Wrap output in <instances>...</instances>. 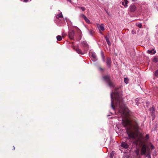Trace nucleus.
I'll return each mask as SVG.
<instances>
[{"label":"nucleus","instance_id":"31","mask_svg":"<svg viewBox=\"0 0 158 158\" xmlns=\"http://www.w3.org/2000/svg\"><path fill=\"white\" fill-rule=\"evenodd\" d=\"M146 156L148 158H151L150 153L147 154Z\"/></svg>","mask_w":158,"mask_h":158},{"label":"nucleus","instance_id":"25","mask_svg":"<svg viewBox=\"0 0 158 158\" xmlns=\"http://www.w3.org/2000/svg\"><path fill=\"white\" fill-rule=\"evenodd\" d=\"M80 16L81 17L83 18L84 19L86 17L83 14H81L80 15Z\"/></svg>","mask_w":158,"mask_h":158},{"label":"nucleus","instance_id":"13","mask_svg":"<svg viewBox=\"0 0 158 158\" xmlns=\"http://www.w3.org/2000/svg\"><path fill=\"white\" fill-rule=\"evenodd\" d=\"M82 45L84 47H87L88 46V45L87 44V42L85 41H83L81 42Z\"/></svg>","mask_w":158,"mask_h":158},{"label":"nucleus","instance_id":"34","mask_svg":"<svg viewBox=\"0 0 158 158\" xmlns=\"http://www.w3.org/2000/svg\"><path fill=\"white\" fill-rule=\"evenodd\" d=\"M113 156V154H110V158H112Z\"/></svg>","mask_w":158,"mask_h":158},{"label":"nucleus","instance_id":"29","mask_svg":"<svg viewBox=\"0 0 158 158\" xmlns=\"http://www.w3.org/2000/svg\"><path fill=\"white\" fill-rule=\"evenodd\" d=\"M89 34L91 35H93V31L92 30H89Z\"/></svg>","mask_w":158,"mask_h":158},{"label":"nucleus","instance_id":"12","mask_svg":"<svg viewBox=\"0 0 158 158\" xmlns=\"http://www.w3.org/2000/svg\"><path fill=\"white\" fill-rule=\"evenodd\" d=\"M147 52L148 54L152 53L153 54H155L156 53V51L154 49H153L151 50H148Z\"/></svg>","mask_w":158,"mask_h":158},{"label":"nucleus","instance_id":"10","mask_svg":"<svg viewBox=\"0 0 158 158\" xmlns=\"http://www.w3.org/2000/svg\"><path fill=\"white\" fill-rule=\"evenodd\" d=\"M128 3V1L127 0H124V1L122 2V4L125 7L127 6V4Z\"/></svg>","mask_w":158,"mask_h":158},{"label":"nucleus","instance_id":"18","mask_svg":"<svg viewBox=\"0 0 158 158\" xmlns=\"http://www.w3.org/2000/svg\"><path fill=\"white\" fill-rule=\"evenodd\" d=\"M57 40L58 41H60L62 40L61 36L60 35H58L56 37Z\"/></svg>","mask_w":158,"mask_h":158},{"label":"nucleus","instance_id":"8","mask_svg":"<svg viewBox=\"0 0 158 158\" xmlns=\"http://www.w3.org/2000/svg\"><path fill=\"white\" fill-rule=\"evenodd\" d=\"M136 6L134 5L131 6L129 7V9H130L131 11L132 12L135 11L136 10Z\"/></svg>","mask_w":158,"mask_h":158},{"label":"nucleus","instance_id":"38","mask_svg":"<svg viewBox=\"0 0 158 158\" xmlns=\"http://www.w3.org/2000/svg\"><path fill=\"white\" fill-rule=\"evenodd\" d=\"M100 69H101V70H102V69H101V68H100Z\"/></svg>","mask_w":158,"mask_h":158},{"label":"nucleus","instance_id":"23","mask_svg":"<svg viewBox=\"0 0 158 158\" xmlns=\"http://www.w3.org/2000/svg\"><path fill=\"white\" fill-rule=\"evenodd\" d=\"M101 56H102V59L104 61L105 59H104V55L103 53V52L102 51H101Z\"/></svg>","mask_w":158,"mask_h":158},{"label":"nucleus","instance_id":"19","mask_svg":"<svg viewBox=\"0 0 158 158\" xmlns=\"http://www.w3.org/2000/svg\"><path fill=\"white\" fill-rule=\"evenodd\" d=\"M91 56L94 59H96V55L94 53H91Z\"/></svg>","mask_w":158,"mask_h":158},{"label":"nucleus","instance_id":"28","mask_svg":"<svg viewBox=\"0 0 158 158\" xmlns=\"http://www.w3.org/2000/svg\"><path fill=\"white\" fill-rule=\"evenodd\" d=\"M150 147L152 149H154L155 147L151 143L150 144Z\"/></svg>","mask_w":158,"mask_h":158},{"label":"nucleus","instance_id":"7","mask_svg":"<svg viewBox=\"0 0 158 158\" xmlns=\"http://www.w3.org/2000/svg\"><path fill=\"white\" fill-rule=\"evenodd\" d=\"M75 35V33L73 31H69L68 33V35L69 38L71 40H73L74 39V36Z\"/></svg>","mask_w":158,"mask_h":158},{"label":"nucleus","instance_id":"2","mask_svg":"<svg viewBox=\"0 0 158 158\" xmlns=\"http://www.w3.org/2000/svg\"><path fill=\"white\" fill-rule=\"evenodd\" d=\"M110 96L111 101V105L112 108L114 110L113 104L115 103L116 106H118L119 107L118 109L119 112L121 113L122 115L123 114H125L127 116L126 114L127 109L123 102L122 96L121 94L118 92L115 93H113L112 92L110 93Z\"/></svg>","mask_w":158,"mask_h":158},{"label":"nucleus","instance_id":"32","mask_svg":"<svg viewBox=\"0 0 158 158\" xmlns=\"http://www.w3.org/2000/svg\"><path fill=\"white\" fill-rule=\"evenodd\" d=\"M81 8L83 11H84L85 10V8L84 7H82Z\"/></svg>","mask_w":158,"mask_h":158},{"label":"nucleus","instance_id":"30","mask_svg":"<svg viewBox=\"0 0 158 158\" xmlns=\"http://www.w3.org/2000/svg\"><path fill=\"white\" fill-rule=\"evenodd\" d=\"M146 156L148 158H151L150 153L147 154Z\"/></svg>","mask_w":158,"mask_h":158},{"label":"nucleus","instance_id":"9","mask_svg":"<svg viewBox=\"0 0 158 158\" xmlns=\"http://www.w3.org/2000/svg\"><path fill=\"white\" fill-rule=\"evenodd\" d=\"M111 60L110 58H108L107 59L106 64L110 68V67L111 64Z\"/></svg>","mask_w":158,"mask_h":158},{"label":"nucleus","instance_id":"6","mask_svg":"<svg viewBox=\"0 0 158 158\" xmlns=\"http://www.w3.org/2000/svg\"><path fill=\"white\" fill-rule=\"evenodd\" d=\"M120 147L122 149H127L129 148V145L125 142H122Z\"/></svg>","mask_w":158,"mask_h":158},{"label":"nucleus","instance_id":"22","mask_svg":"<svg viewBox=\"0 0 158 158\" xmlns=\"http://www.w3.org/2000/svg\"><path fill=\"white\" fill-rule=\"evenodd\" d=\"M124 80V82L126 84L128 83L129 79L127 78H125Z\"/></svg>","mask_w":158,"mask_h":158},{"label":"nucleus","instance_id":"1","mask_svg":"<svg viewBox=\"0 0 158 158\" xmlns=\"http://www.w3.org/2000/svg\"><path fill=\"white\" fill-rule=\"evenodd\" d=\"M122 124L126 129L128 139H134L138 136L139 125L135 120H130L126 118L122 119Z\"/></svg>","mask_w":158,"mask_h":158},{"label":"nucleus","instance_id":"4","mask_svg":"<svg viewBox=\"0 0 158 158\" xmlns=\"http://www.w3.org/2000/svg\"><path fill=\"white\" fill-rule=\"evenodd\" d=\"M103 78L107 82L109 86L111 87H114V83L109 76H104Z\"/></svg>","mask_w":158,"mask_h":158},{"label":"nucleus","instance_id":"14","mask_svg":"<svg viewBox=\"0 0 158 158\" xmlns=\"http://www.w3.org/2000/svg\"><path fill=\"white\" fill-rule=\"evenodd\" d=\"M152 61L155 63L158 62V57L157 56H154L153 58Z\"/></svg>","mask_w":158,"mask_h":158},{"label":"nucleus","instance_id":"35","mask_svg":"<svg viewBox=\"0 0 158 158\" xmlns=\"http://www.w3.org/2000/svg\"><path fill=\"white\" fill-rule=\"evenodd\" d=\"M23 1L25 2H28L29 0H23Z\"/></svg>","mask_w":158,"mask_h":158},{"label":"nucleus","instance_id":"27","mask_svg":"<svg viewBox=\"0 0 158 158\" xmlns=\"http://www.w3.org/2000/svg\"><path fill=\"white\" fill-rule=\"evenodd\" d=\"M155 75L156 76H158V69L157 70L155 73Z\"/></svg>","mask_w":158,"mask_h":158},{"label":"nucleus","instance_id":"17","mask_svg":"<svg viewBox=\"0 0 158 158\" xmlns=\"http://www.w3.org/2000/svg\"><path fill=\"white\" fill-rule=\"evenodd\" d=\"M99 29L102 31H103L104 30V27H103V25L102 24L99 25Z\"/></svg>","mask_w":158,"mask_h":158},{"label":"nucleus","instance_id":"20","mask_svg":"<svg viewBox=\"0 0 158 158\" xmlns=\"http://www.w3.org/2000/svg\"><path fill=\"white\" fill-rule=\"evenodd\" d=\"M77 30L78 34L81 36V30L77 27Z\"/></svg>","mask_w":158,"mask_h":158},{"label":"nucleus","instance_id":"37","mask_svg":"<svg viewBox=\"0 0 158 158\" xmlns=\"http://www.w3.org/2000/svg\"><path fill=\"white\" fill-rule=\"evenodd\" d=\"M115 90L116 91L117 90V89H116V88H115Z\"/></svg>","mask_w":158,"mask_h":158},{"label":"nucleus","instance_id":"21","mask_svg":"<svg viewBox=\"0 0 158 158\" xmlns=\"http://www.w3.org/2000/svg\"><path fill=\"white\" fill-rule=\"evenodd\" d=\"M84 20H85V21L88 24H89L90 23V22L89 21V20L87 18V17H86L84 19Z\"/></svg>","mask_w":158,"mask_h":158},{"label":"nucleus","instance_id":"33","mask_svg":"<svg viewBox=\"0 0 158 158\" xmlns=\"http://www.w3.org/2000/svg\"><path fill=\"white\" fill-rule=\"evenodd\" d=\"M145 138L147 139H148V138H149V135H148V134H147V135H146L145 136Z\"/></svg>","mask_w":158,"mask_h":158},{"label":"nucleus","instance_id":"5","mask_svg":"<svg viewBox=\"0 0 158 158\" xmlns=\"http://www.w3.org/2000/svg\"><path fill=\"white\" fill-rule=\"evenodd\" d=\"M149 110L150 112L151 115L152 116V119L153 120L155 117V110L154 107L152 106V107L150 108L149 109Z\"/></svg>","mask_w":158,"mask_h":158},{"label":"nucleus","instance_id":"26","mask_svg":"<svg viewBox=\"0 0 158 158\" xmlns=\"http://www.w3.org/2000/svg\"><path fill=\"white\" fill-rule=\"evenodd\" d=\"M136 25L139 28H141L142 27V24L140 23H136Z\"/></svg>","mask_w":158,"mask_h":158},{"label":"nucleus","instance_id":"11","mask_svg":"<svg viewBox=\"0 0 158 158\" xmlns=\"http://www.w3.org/2000/svg\"><path fill=\"white\" fill-rule=\"evenodd\" d=\"M105 38L108 44L109 45H110L111 44L109 39V35H106L105 36Z\"/></svg>","mask_w":158,"mask_h":158},{"label":"nucleus","instance_id":"15","mask_svg":"<svg viewBox=\"0 0 158 158\" xmlns=\"http://www.w3.org/2000/svg\"><path fill=\"white\" fill-rule=\"evenodd\" d=\"M77 52L79 54H83L84 53L82 52L81 50L79 49H76Z\"/></svg>","mask_w":158,"mask_h":158},{"label":"nucleus","instance_id":"36","mask_svg":"<svg viewBox=\"0 0 158 158\" xmlns=\"http://www.w3.org/2000/svg\"><path fill=\"white\" fill-rule=\"evenodd\" d=\"M137 0H132V1L133 2H135V1H137Z\"/></svg>","mask_w":158,"mask_h":158},{"label":"nucleus","instance_id":"24","mask_svg":"<svg viewBox=\"0 0 158 158\" xmlns=\"http://www.w3.org/2000/svg\"><path fill=\"white\" fill-rule=\"evenodd\" d=\"M80 16L81 17L83 18L84 19L86 17L83 14H81L80 15Z\"/></svg>","mask_w":158,"mask_h":158},{"label":"nucleus","instance_id":"16","mask_svg":"<svg viewBox=\"0 0 158 158\" xmlns=\"http://www.w3.org/2000/svg\"><path fill=\"white\" fill-rule=\"evenodd\" d=\"M56 18H63V16L61 13H60L59 14L57 15H56Z\"/></svg>","mask_w":158,"mask_h":158},{"label":"nucleus","instance_id":"39","mask_svg":"<svg viewBox=\"0 0 158 158\" xmlns=\"http://www.w3.org/2000/svg\"><path fill=\"white\" fill-rule=\"evenodd\" d=\"M15 149V147H14V150Z\"/></svg>","mask_w":158,"mask_h":158},{"label":"nucleus","instance_id":"3","mask_svg":"<svg viewBox=\"0 0 158 158\" xmlns=\"http://www.w3.org/2000/svg\"><path fill=\"white\" fill-rule=\"evenodd\" d=\"M134 143L136 144H139L140 146L141 147V155H145L146 151V146L142 140L141 139L140 137L138 138L137 139L134 141Z\"/></svg>","mask_w":158,"mask_h":158}]
</instances>
